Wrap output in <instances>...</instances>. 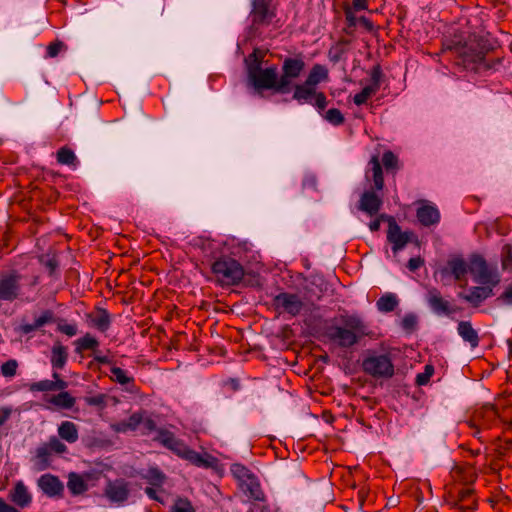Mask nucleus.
I'll list each match as a JSON object with an SVG mask.
<instances>
[{"instance_id":"obj_16","label":"nucleus","mask_w":512,"mask_h":512,"mask_svg":"<svg viewBox=\"0 0 512 512\" xmlns=\"http://www.w3.org/2000/svg\"><path fill=\"white\" fill-rule=\"evenodd\" d=\"M8 499L17 509L28 508L32 504V494L23 481H17L8 492Z\"/></svg>"},{"instance_id":"obj_6","label":"nucleus","mask_w":512,"mask_h":512,"mask_svg":"<svg viewBox=\"0 0 512 512\" xmlns=\"http://www.w3.org/2000/svg\"><path fill=\"white\" fill-rule=\"evenodd\" d=\"M499 422L498 413L493 405H484L477 409L472 419L468 422L470 428L474 429L473 436L483 441L481 433L493 428Z\"/></svg>"},{"instance_id":"obj_56","label":"nucleus","mask_w":512,"mask_h":512,"mask_svg":"<svg viewBox=\"0 0 512 512\" xmlns=\"http://www.w3.org/2000/svg\"><path fill=\"white\" fill-rule=\"evenodd\" d=\"M382 76V71L380 66H375L371 72V81L372 83L369 85L371 88L375 89L376 91L380 88V79Z\"/></svg>"},{"instance_id":"obj_28","label":"nucleus","mask_w":512,"mask_h":512,"mask_svg":"<svg viewBox=\"0 0 512 512\" xmlns=\"http://www.w3.org/2000/svg\"><path fill=\"white\" fill-rule=\"evenodd\" d=\"M58 435L62 440L70 444L75 443L79 439L78 427L71 421H63L58 426Z\"/></svg>"},{"instance_id":"obj_29","label":"nucleus","mask_w":512,"mask_h":512,"mask_svg":"<svg viewBox=\"0 0 512 512\" xmlns=\"http://www.w3.org/2000/svg\"><path fill=\"white\" fill-rule=\"evenodd\" d=\"M143 420V414L136 412L133 413L128 419L120 421L113 425L114 431L118 433H126L128 431H135Z\"/></svg>"},{"instance_id":"obj_22","label":"nucleus","mask_w":512,"mask_h":512,"mask_svg":"<svg viewBox=\"0 0 512 512\" xmlns=\"http://www.w3.org/2000/svg\"><path fill=\"white\" fill-rule=\"evenodd\" d=\"M382 206V199L373 191H365L359 200L358 209L369 216L378 214Z\"/></svg>"},{"instance_id":"obj_3","label":"nucleus","mask_w":512,"mask_h":512,"mask_svg":"<svg viewBox=\"0 0 512 512\" xmlns=\"http://www.w3.org/2000/svg\"><path fill=\"white\" fill-rule=\"evenodd\" d=\"M211 271L221 286L238 285L245 274L243 266L229 256L216 259L211 265Z\"/></svg>"},{"instance_id":"obj_46","label":"nucleus","mask_w":512,"mask_h":512,"mask_svg":"<svg viewBox=\"0 0 512 512\" xmlns=\"http://www.w3.org/2000/svg\"><path fill=\"white\" fill-rule=\"evenodd\" d=\"M57 331L68 337H73L78 333V327L75 323H67L65 320H60L57 324Z\"/></svg>"},{"instance_id":"obj_48","label":"nucleus","mask_w":512,"mask_h":512,"mask_svg":"<svg viewBox=\"0 0 512 512\" xmlns=\"http://www.w3.org/2000/svg\"><path fill=\"white\" fill-rule=\"evenodd\" d=\"M18 362L10 359L1 365V373L4 377H14L17 373Z\"/></svg>"},{"instance_id":"obj_19","label":"nucleus","mask_w":512,"mask_h":512,"mask_svg":"<svg viewBox=\"0 0 512 512\" xmlns=\"http://www.w3.org/2000/svg\"><path fill=\"white\" fill-rule=\"evenodd\" d=\"M426 300L432 311L438 315H450L454 312L450 302L445 300L437 288H430L426 295Z\"/></svg>"},{"instance_id":"obj_25","label":"nucleus","mask_w":512,"mask_h":512,"mask_svg":"<svg viewBox=\"0 0 512 512\" xmlns=\"http://www.w3.org/2000/svg\"><path fill=\"white\" fill-rule=\"evenodd\" d=\"M68 349L60 342H56L51 349L50 363L53 371L62 370L68 361Z\"/></svg>"},{"instance_id":"obj_61","label":"nucleus","mask_w":512,"mask_h":512,"mask_svg":"<svg viewBox=\"0 0 512 512\" xmlns=\"http://www.w3.org/2000/svg\"><path fill=\"white\" fill-rule=\"evenodd\" d=\"M476 501L474 499L471 500V503H467L466 505H463L462 503L455 502L454 507L459 512H469L476 509Z\"/></svg>"},{"instance_id":"obj_50","label":"nucleus","mask_w":512,"mask_h":512,"mask_svg":"<svg viewBox=\"0 0 512 512\" xmlns=\"http://www.w3.org/2000/svg\"><path fill=\"white\" fill-rule=\"evenodd\" d=\"M147 479L152 485L160 486L163 483L165 476L159 469L152 468L148 471Z\"/></svg>"},{"instance_id":"obj_10","label":"nucleus","mask_w":512,"mask_h":512,"mask_svg":"<svg viewBox=\"0 0 512 512\" xmlns=\"http://www.w3.org/2000/svg\"><path fill=\"white\" fill-rule=\"evenodd\" d=\"M470 266L461 256L450 257L446 264L437 270L440 280L445 283L448 279H454L456 282H467V274Z\"/></svg>"},{"instance_id":"obj_45","label":"nucleus","mask_w":512,"mask_h":512,"mask_svg":"<svg viewBox=\"0 0 512 512\" xmlns=\"http://www.w3.org/2000/svg\"><path fill=\"white\" fill-rule=\"evenodd\" d=\"M231 472L239 480H250L254 477L250 470L241 464L232 465Z\"/></svg>"},{"instance_id":"obj_1","label":"nucleus","mask_w":512,"mask_h":512,"mask_svg":"<svg viewBox=\"0 0 512 512\" xmlns=\"http://www.w3.org/2000/svg\"><path fill=\"white\" fill-rule=\"evenodd\" d=\"M324 335L336 347L350 349L365 338L371 339L374 333L362 316L345 313L326 325Z\"/></svg>"},{"instance_id":"obj_36","label":"nucleus","mask_w":512,"mask_h":512,"mask_svg":"<svg viewBox=\"0 0 512 512\" xmlns=\"http://www.w3.org/2000/svg\"><path fill=\"white\" fill-rule=\"evenodd\" d=\"M459 297L470 303L473 307H478L483 301V289L480 286H474L469 289L467 294H459Z\"/></svg>"},{"instance_id":"obj_30","label":"nucleus","mask_w":512,"mask_h":512,"mask_svg":"<svg viewBox=\"0 0 512 512\" xmlns=\"http://www.w3.org/2000/svg\"><path fill=\"white\" fill-rule=\"evenodd\" d=\"M60 393L56 395H52L48 402L52 405L60 408V409H66L69 410L74 407L76 403V398L73 397L69 392L64 390H59Z\"/></svg>"},{"instance_id":"obj_4","label":"nucleus","mask_w":512,"mask_h":512,"mask_svg":"<svg viewBox=\"0 0 512 512\" xmlns=\"http://www.w3.org/2000/svg\"><path fill=\"white\" fill-rule=\"evenodd\" d=\"M248 78L257 91L274 90L277 93L286 94L285 89L279 88L280 76L278 77L276 65L262 68L260 62L251 64L248 67Z\"/></svg>"},{"instance_id":"obj_38","label":"nucleus","mask_w":512,"mask_h":512,"mask_svg":"<svg viewBox=\"0 0 512 512\" xmlns=\"http://www.w3.org/2000/svg\"><path fill=\"white\" fill-rule=\"evenodd\" d=\"M110 371L112 381L122 386L134 383V378L132 376H129L127 372L122 368L113 366L111 367Z\"/></svg>"},{"instance_id":"obj_37","label":"nucleus","mask_w":512,"mask_h":512,"mask_svg":"<svg viewBox=\"0 0 512 512\" xmlns=\"http://www.w3.org/2000/svg\"><path fill=\"white\" fill-rule=\"evenodd\" d=\"M57 162L61 165L76 166L78 164L77 157L72 149L64 146L61 147L56 154Z\"/></svg>"},{"instance_id":"obj_40","label":"nucleus","mask_w":512,"mask_h":512,"mask_svg":"<svg viewBox=\"0 0 512 512\" xmlns=\"http://www.w3.org/2000/svg\"><path fill=\"white\" fill-rule=\"evenodd\" d=\"M50 457L51 451L46 444L38 447L35 451V459L37 463L41 465V469H44L49 465Z\"/></svg>"},{"instance_id":"obj_11","label":"nucleus","mask_w":512,"mask_h":512,"mask_svg":"<svg viewBox=\"0 0 512 512\" xmlns=\"http://www.w3.org/2000/svg\"><path fill=\"white\" fill-rule=\"evenodd\" d=\"M22 276L15 270L0 274V299L13 302L21 295Z\"/></svg>"},{"instance_id":"obj_18","label":"nucleus","mask_w":512,"mask_h":512,"mask_svg":"<svg viewBox=\"0 0 512 512\" xmlns=\"http://www.w3.org/2000/svg\"><path fill=\"white\" fill-rule=\"evenodd\" d=\"M52 377L54 380H40L28 384V389L31 392H51L58 390H65L68 387V383L61 378L60 374L53 371Z\"/></svg>"},{"instance_id":"obj_33","label":"nucleus","mask_w":512,"mask_h":512,"mask_svg":"<svg viewBox=\"0 0 512 512\" xmlns=\"http://www.w3.org/2000/svg\"><path fill=\"white\" fill-rule=\"evenodd\" d=\"M398 304V298L393 293H386L382 295L376 302L377 309L383 313L394 311Z\"/></svg>"},{"instance_id":"obj_55","label":"nucleus","mask_w":512,"mask_h":512,"mask_svg":"<svg viewBox=\"0 0 512 512\" xmlns=\"http://www.w3.org/2000/svg\"><path fill=\"white\" fill-rule=\"evenodd\" d=\"M313 98L315 101L311 104H313L320 113L324 111L328 104L326 95L323 92H316Z\"/></svg>"},{"instance_id":"obj_31","label":"nucleus","mask_w":512,"mask_h":512,"mask_svg":"<svg viewBox=\"0 0 512 512\" xmlns=\"http://www.w3.org/2000/svg\"><path fill=\"white\" fill-rule=\"evenodd\" d=\"M328 79V69L321 64H315L312 66L305 82L316 89V86Z\"/></svg>"},{"instance_id":"obj_58","label":"nucleus","mask_w":512,"mask_h":512,"mask_svg":"<svg viewBox=\"0 0 512 512\" xmlns=\"http://www.w3.org/2000/svg\"><path fill=\"white\" fill-rule=\"evenodd\" d=\"M473 493H474V490L471 488H466V489L459 491L457 502L458 503H465V502L471 503L470 498L473 496Z\"/></svg>"},{"instance_id":"obj_49","label":"nucleus","mask_w":512,"mask_h":512,"mask_svg":"<svg viewBox=\"0 0 512 512\" xmlns=\"http://www.w3.org/2000/svg\"><path fill=\"white\" fill-rule=\"evenodd\" d=\"M434 374V367L430 364L424 367V371L416 376V384L419 386L426 385L432 375Z\"/></svg>"},{"instance_id":"obj_43","label":"nucleus","mask_w":512,"mask_h":512,"mask_svg":"<svg viewBox=\"0 0 512 512\" xmlns=\"http://www.w3.org/2000/svg\"><path fill=\"white\" fill-rule=\"evenodd\" d=\"M501 264L503 270H512V245L506 244L502 249Z\"/></svg>"},{"instance_id":"obj_5","label":"nucleus","mask_w":512,"mask_h":512,"mask_svg":"<svg viewBox=\"0 0 512 512\" xmlns=\"http://www.w3.org/2000/svg\"><path fill=\"white\" fill-rule=\"evenodd\" d=\"M363 371L376 379H389L395 374V367L390 353L368 351L362 362Z\"/></svg>"},{"instance_id":"obj_9","label":"nucleus","mask_w":512,"mask_h":512,"mask_svg":"<svg viewBox=\"0 0 512 512\" xmlns=\"http://www.w3.org/2000/svg\"><path fill=\"white\" fill-rule=\"evenodd\" d=\"M276 17V7L273 0H251V29L268 26Z\"/></svg>"},{"instance_id":"obj_7","label":"nucleus","mask_w":512,"mask_h":512,"mask_svg":"<svg viewBox=\"0 0 512 512\" xmlns=\"http://www.w3.org/2000/svg\"><path fill=\"white\" fill-rule=\"evenodd\" d=\"M305 69V61L302 53L294 57H286L281 67L279 88L285 89L286 93L292 90V81L297 79Z\"/></svg>"},{"instance_id":"obj_59","label":"nucleus","mask_w":512,"mask_h":512,"mask_svg":"<svg viewBox=\"0 0 512 512\" xmlns=\"http://www.w3.org/2000/svg\"><path fill=\"white\" fill-rule=\"evenodd\" d=\"M86 403L91 406H104L105 405V395L98 394L96 396L87 397Z\"/></svg>"},{"instance_id":"obj_53","label":"nucleus","mask_w":512,"mask_h":512,"mask_svg":"<svg viewBox=\"0 0 512 512\" xmlns=\"http://www.w3.org/2000/svg\"><path fill=\"white\" fill-rule=\"evenodd\" d=\"M64 48V43L60 40H56L51 42L46 49V56L48 58H54L58 56L61 50Z\"/></svg>"},{"instance_id":"obj_15","label":"nucleus","mask_w":512,"mask_h":512,"mask_svg":"<svg viewBox=\"0 0 512 512\" xmlns=\"http://www.w3.org/2000/svg\"><path fill=\"white\" fill-rule=\"evenodd\" d=\"M177 456L189 461L198 467H209L210 462L201 454L190 449L182 440L177 439L170 449Z\"/></svg>"},{"instance_id":"obj_27","label":"nucleus","mask_w":512,"mask_h":512,"mask_svg":"<svg viewBox=\"0 0 512 512\" xmlns=\"http://www.w3.org/2000/svg\"><path fill=\"white\" fill-rule=\"evenodd\" d=\"M293 88V99L298 103H312V98L316 94V89L304 81L302 84H296Z\"/></svg>"},{"instance_id":"obj_54","label":"nucleus","mask_w":512,"mask_h":512,"mask_svg":"<svg viewBox=\"0 0 512 512\" xmlns=\"http://www.w3.org/2000/svg\"><path fill=\"white\" fill-rule=\"evenodd\" d=\"M496 302L505 305V306H512V283L509 284L504 292L497 297Z\"/></svg>"},{"instance_id":"obj_20","label":"nucleus","mask_w":512,"mask_h":512,"mask_svg":"<svg viewBox=\"0 0 512 512\" xmlns=\"http://www.w3.org/2000/svg\"><path fill=\"white\" fill-rule=\"evenodd\" d=\"M365 178L373 181L375 190L380 191L384 188L383 169L378 155L371 157L365 172Z\"/></svg>"},{"instance_id":"obj_26","label":"nucleus","mask_w":512,"mask_h":512,"mask_svg":"<svg viewBox=\"0 0 512 512\" xmlns=\"http://www.w3.org/2000/svg\"><path fill=\"white\" fill-rule=\"evenodd\" d=\"M92 326L100 332H106L111 325V316L106 309L98 308L88 315Z\"/></svg>"},{"instance_id":"obj_42","label":"nucleus","mask_w":512,"mask_h":512,"mask_svg":"<svg viewBox=\"0 0 512 512\" xmlns=\"http://www.w3.org/2000/svg\"><path fill=\"white\" fill-rule=\"evenodd\" d=\"M247 490L249 492V496L254 499L255 501H264L265 495L263 491L261 490L260 484L255 480V477L250 479V483L247 487Z\"/></svg>"},{"instance_id":"obj_32","label":"nucleus","mask_w":512,"mask_h":512,"mask_svg":"<svg viewBox=\"0 0 512 512\" xmlns=\"http://www.w3.org/2000/svg\"><path fill=\"white\" fill-rule=\"evenodd\" d=\"M73 344L75 346V353L77 354H82L86 350L96 351L99 346L98 340L89 333L75 340Z\"/></svg>"},{"instance_id":"obj_62","label":"nucleus","mask_w":512,"mask_h":512,"mask_svg":"<svg viewBox=\"0 0 512 512\" xmlns=\"http://www.w3.org/2000/svg\"><path fill=\"white\" fill-rule=\"evenodd\" d=\"M390 216H386L384 214H381L378 218H376L375 220L371 221L369 223V229L372 231V232H376L380 229V225H381V221L382 220H387L388 221V218Z\"/></svg>"},{"instance_id":"obj_60","label":"nucleus","mask_w":512,"mask_h":512,"mask_svg":"<svg viewBox=\"0 0 512 512\" xmlns=\"http://www.w3.org/2000/svg\"><path fill=\"white\" fill-rule=\"evenodd\" d=\"M424 265V260L421 257H412L407 263V267L410 271L414 272Z\"/></svg>"},{"instance_id":"obj_24","label":"nucleus","mask_w":512,"mask_h":512,"mask_svg":"<svg viewBox=\"0 0 512 512\" xmlns=\"http://www.w3.org/2000/svg\"><path fill=\"white\" fill-rule=\"evenodd\" d=\"M458 335L464 342H467L471 349H475L479 346L480 337L478 331L473 328L470 321H459L457 325Z\"/></svg>"},{"instance_id":"obj_13","label":"nucleus","mask_w":512,"mask_h":512,"mask_svg":"<svg viewBox=\"0 0 512 512\" xmlns=\"http://www.w3.org/2000/svg\"><path fill=\"white\" fill-rule=\"evenodd\" d=\"M412 231H402L393 217L388 218L387 240L392 244V251L397 254L407 243L412 241L414 237Z\"/></svg>"},{"instance_id":"obj_51","label":"nucleus","mask_w":512,"mask_h":512,"mask_svg":"<svg viewBox=\"0 0 512 512\" xmlns=\"http://www.w3.org/2000/svg\"><path fill=\"white\" fill-rule=\"evenodd\" d=\"M46 445L49 447L51 452L62 454L67 451L66 445L55 436L50 437Z\"/></svg>"},{"instance_id":"obj_44","label":"nucleus","mask_w":512,"mask_h":512,"mask_svg":"<svg viewBox=\"0 0 512 512\" xmlns=\"http://www.w3.org/2000/svg\"><path fill=\"white\" fill-rule=\"evenodd\" d=\"M170 512H196L188 499L179 498L171 507Z\"/></svg>"},{"instance_id":"obj_64","label":"nucleus","mask_w":512,"mask_h":512,"mask_svg":"<svg viewBox=\"0 0 512 512\" xmlns=\"http://www.w3.org/2000/svg\"><path fill=\"white\" fill-rule=\"evenodd\" d=\"M0 512H21V511L0 497Z\"/></svg>"},{"instance_id":"obj_47","label":"nucleus","mask_w":512,"mask_h":512,"mask_svg":"<svg viewBox=\"0 0 512 512\" xmlns=\"http://www.w3.org/2000/svg\"><path fill=\"white\" fill-rule=\"evenodd\" d=\"M376 92L377 91L375 89L371 88L370 86H366L354 96L353 101L356 105L360 106L365 104L367 100Z\"/></svg>"},{"instance_id":"obj_8","label":"nucleus","mask_w":512,"mask_h":512,"mask_svg":"<svg viewBox=\"0 0 512 512\" xmlns=\"http://www.w3.org/2000/svg\"><path fill=\"white\" fill-rule=\"evenodd\" d=\"M470 272L474 275V280L482 285L490 284L492 287H496L501 280L497 269L489 267L486 260L480 255L471 257Z\"/></svg>"},{"instance_id":"obj_39","label":"nucleus","mask_w":512,"mask_h":512,"mask_svg":"<svg viewBox=\"0 0 512 512\" xmlns=\"http://www.w3.org/2000/svg\"><path fill=\"white\" fill-rule=\"evenodd\" d=\"M178 438L175 437L174 433L167 429H159L157 435L154 438L155 441L159 442L167 449H171Z\"/></svg>"},{"instance_id":"obj_14","label":"nucleus","mask_w":512,"mask_h":512,"mask_svg":"<svg viewBox=\"0 0 512 512\" xmlns=\"http://www.w3.org/2000/svg\"><path fill=\"white\" fill-rule=\"evenodd\" d=\"M129 494V483L124 479L109 480L104 489V495L112 503L123 504L127 501Z\"/></svg>"},{"instance_id":"obj_57","label":"nucleus","mask_w":512,"mask_h":512,"mask_svg":"<svg viewBox=\"0 0 512 512\" xmlns=\"http://www.w3.org/2000/svg\"><path fill=\"white\" fill-rule=\"evenodd\" d=\"M140 425H142V434L143 435H148L152 431L156 430L155 421L149 417H147V418L143 417V420Z\"/></svg>"},{"instance_id":"obj_52","label":"nucleus","mask_w":512,"mask_h":512,"mask_svg":"<svg viewBox=\"0 0 512 512\" xmlns=\"http://www.w3.org/2000/svg\"><path fill=\"white\" fill-rule=\"evenodd\" d=\"M402 328L407 332H412L417 326V317L414 314H407L401 321Z\"/></svg>"},{"instance_id":"obj_2","label":"nucleus","mask_w":512,"mask_h":512,"mask_svg":"<svg viewBox=\"0 0 512 512\" xmlns=\"http://www.w3.org/2000/svg\"><path fill=\"white\" fill-rule=\"evenodd\" d=\"M457 63L466 70L482 73L489 70H495L501 64L500 58L489 59L483 50H477L472 42L465 44L458 49Z\"/></svg>"},{"instance_id":"obj_12","label":"nucleus","mask_w":512,"mask_h":512,"mask_svg":"<svg viewBox=\"0 0 512 512\" xmlns=\"http://www.w3.org/2000/svg\"><path fill=\"white\" fill-rule=\"evenodd\" d=\"M273 304L280 313H287L291 317L298 316L303 309V302L297 294L283 292L276 295Z\"/></svg>"},{"instance_id":"obj_21","label":"nucleus","mask_w":512,"mask_h":512,"mask_svg":"<svg viewBox=\"0 0 512 512\" xmlns=\"http://www.w3.org/2000/svg\"><path fill=\"white\" fill-rule=\"evenodd\" d=\"M418 221L422 226L430 227L440 222V212L438 208L430 203L424 202L416 211Z\"/></svg>"},{"instance_id":"obj_35","label":"nucleus","mask_w":512,"mask_h":512,"mask_svg":"<svg viewBox=\"0 0 512 512\" xmlns=\"http://www.w3.org/2000/svg\"><path fill=\"white\" fill-rule=\"evenodd\" d=\"M380 162L388 173L395 174L401 168L398 157L391 150L383 153Z\"/></svg>"},{"instance_id":"obj_17","label":"nucleus","mask_w":512,"mask_h":512,"mask_svg":"<svg viewBox=\"0 0 512 512\" xmlns=\"http://www.w3.org/2000/svg\"><path fill=\"white\" fill-rule=\"evenodd\" d=\"M37 485L47 497L60 498L64 492V485L60 479L50 473L43 474L37 480Z\"/></svg>"},{"instance_id":"obj_23","label":"nucleus","mask_w":512,"mask_h":512,"mask_svg":"<svg viewBox=\"0 0 512 512\" xmlns=\"http://www.w3.org/2000/svg\"><path fill=\"white\" fill-rule=\"evenodd\" d=\"M53 322H55L54 312L52 310L46 309L42 311L38 317H35L33 323H22L19 327V331L22 334L27 335Z\"/></svg>"},{"instance_id":"obj_34","label":"nucleus","mask_w":512,"mask_h":512,"mask_svg":"<svg viewBox=\"0 0 512 512\" xmlns=\"http://www.w3.org/2000/svg\"><path fill=\"white\" fill-rule=\"evenodd\" d=\"M67 487L73 495H81L88 490L87 483L77 473L69 474Z\"/></svg>"},{"instance_id":"obj_41","label":"nucleus","mask_w":512,"mask_h":512,"mask_svg":"<svg viewBox=\"0 0 512 512\" xmlns=\"http://www.w3.org/2000/svg\"><path fill=\"white\" fill-rule=\"evenodd\" d=\"M323 118L334 126H339L344 123L345 118L341 111L337 108H331L323 115Z\"/></svg>"},{"instance_id":"obj_63","label":"nucleus","mask_w":512,"mask_h":512,"mask_svg":"<svg viewBox=\"0 0 512 512\" xmlns=\"http://www.w3.org/2000/svg\"><path fill=\"white\" fill-rule=\"evenodd\" d=\"M345 18L349 28H354L356 26L357 19L350 7L345 9Z\"/></svg>"}]
</instances>
